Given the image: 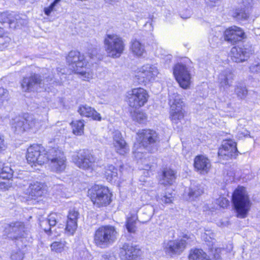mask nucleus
Here are the masks:
<instances>
[{"mask_svg":"<svg viewBox=\"0 0 260 260\" xmlns=\"http://www.w3.org/2000/svg\"><path fill=\"white\" fill-rule=\"evenodd\" d=\"M105 3L111 5H114L116 4L117 3H118L120 0H104Z\"/></svg>","mask_w":260,"mask_h":260,"instance_id":"obj_55","label":"nucleus"},{"mask_svg":"<svg viewBox=\"0 0 260 260\" xmlns=\"http://www.w3.org/2000/svg\"><path fill=\"white\" fill-rule=\"evenodd\" d=\"M48 150L39 145H33L27 149L26 159L29 164L35 166L42 165L48 161Z\"/></svg>","mask_w":260,"mask_h":260,"instance_id":"obj_11","label":"nucleus"},{"mask_svg":"<svg viewBox=\"0 0 260 260\" xmlns=\"http://www.w3.org/2000/svg\"><path fill=\"white\" fill-rule=\"evenodd\" d=\"M11 18V15L7 13H2L0 14V37H2L4 34V28L1 25L4 24L9 25V24L12 23L14 21L12 20Z\"/></svg>","mask_w":260,"mask_h":260,"instance_id":"obj_36","label":"nucleus"},{"mask_svg":"<svg viewBox=\"0 0 260 260\" xmlns=\"http://www.w3.org/2000/svg\"><path fill=\"white\" fill-rule=\"evenodd\" d=\"M48 161H50L51 169L56 173L63 172L67 167V158L64 153L58 147L48 149Z\"/></svg>","mask_w":260,"mask_h":260,"instance_id":"obj_7","label":"nucleus"},{"mask_svg":"<svg viewBox=\"0 0 260 260\" xmlns=\"http://www.w3.org/2000/svg\"><path fill=\"white\" fill-rule=\"evenodd\" d=\"M43 79L40 78V76L38 74H34L29 77H24L21 82V87L25 91L37 90L38 88H45V86H47L49 81L53 80V77H50V75L47 76L46 73H43Z\"/></svg>","mask_w":260,"mask_h":260,"instance_id":"obj_6","label":"nucleus"},{"mask_svg":"<svg viewBox=\"0 0 260 260\" xmlns=\"http://www.w3.org/2000/svg\"><path fill=\"white\" fill-rule=\"evenodd\" d=\"M235 93L238 97L242 99L246 97L248 91L245 85L242 83H239L235 88Z\"/></svg>","mask_w":260,"mask_h":260,"instance_id":"obj_41","label":"nucleus"},{"mask_svg":"<svg viewBox=\"0 0 260 260\" xmlns=\"http://www.w3.org/2000/svg\"><path fill=\"white\" fill-rule=\"evenodd\" d=\"M186 242L183 239L170 240L165 242L164 250L165 253L169 255L180 254L185 249Z\"/></svg>","mask_w":260,"mask_h":260,"instance_id":"obj_17","label":"nucleus"},{"mask_svg":"<svg viewBox=\"0 0 260 260\" xmlns=\"http://www.w3.org/2000/svg\"><path fill=\"white\" fill-rule=\"evenodd\" d=\"M72 160L78 168L89 170L92 169L95 159L87 150H80L72 156Z\"/></svg>","mask_w":260,"mask_h":260,"instance_id":"obj_12","label":"nucleus"},{"mask_svg":"<svg viewBox=\"0 0 260 260\" xmlns=\"http://www.w3.org/2000/svg\"><path fill=\"white\" fill-rule=\"evenodd\" d=\"M13 171L9 166H5L0 161V177L3 178H10L13 176Z\"/></svg>","mask_w":260,"mask_h":260,"instance_id":"obj_37","label":"nucleus"},{"mask_svg":"<svg viewBox=\"0 0 260 260\" xmlns=\"http://www.w3.org/2000/svg\"><path fill=\"white\" fill-rule=\"evenodd\" d=\"M113 145L115 151L120 155H124L129 152L128 146L120 131L114 133Z\"/></svg>","mask_w":260,"mask_h":260,"instance_id":"obj_20","label":"nucleus"},{"mask_svg":"<svg viewBox=\"0 0 260 260\" xmlns=\"http://www.w3.org/2000/svg\"><path fill=\"white\" fill-rule=\"evenodd\" d=\"M140 254V250L131 244L125 243L120 248V257L121 260H135Z\"/></svg>","mask_w":260,"mask_h":260,"instance_id":"obj_18","label":"nucleus"},{"mask_svg":"<svg viewBox=\"0 0 260 260\" xmlns=\"http://www.w3.org/2000/svg\"><path fill=\"white\" fill-rule=\"evenodd\" d=\"M117 232L114 227L110 225L99 228L94 235V243L100 248H106L116 239Z\"/></svg>","mask_w":260,"mask_h":260,"instance_id":"obj_4","label":"nucleus"},{"mask_svg":"<svg viewBox=\"0 0 260 260\" xmlns=\"http://www.w3.org/2000/svg\"><path fill=\"white\" fill-rule=\"evenodd\" d=\"M126 98L128 105L137 109L144 106L147 103L149 94L144 88H136L127 92Z\"/></svg>","mask_w":260,"mask_h":260,"instance_id":"obj_10","label":"nucleus"},{"mask_svg":"<svg viewBox=\"0 0 260 260\" xmlns=\"http://www.w3.org/2000/svg\"><path fill=\"white\" fill-rule=\"evenodd\" d=\"M193 165L195 169L201 174L207 173L211 167L209 159L202 155H198L194 158Z\"/></svg>","mask_w":260,"mask_h":260,"instance_id":"obj_25","label":"nucleus"},{"mask_svg":"<svg viewBox=\"0 0 260 260\" xmlns=\"http://www.w3.org/2000/svg\"><path fill=\"white\" fill-rule=\"evenodd\" d=\"M5 147L4 139L0 137V149H3Z\"/></svg>","mask_w":260,"mask_h":260,"instance_id":"obj_58","label":"nucleus"},{"mask_svg":"<svg viewBox=\"0 0 260 260\" xmlns=\"http://www.w3.org/2000/svg\"><path fill=\"white\" fill-rule=\"evenodd\" d=\"M218 154L223 159L236 157L238 155L236 143L232 140H224L218 150Z\"/></svg>","mask_w":260,"mask_h":260,"instance_id":"obj_16","label":"nucleus"},{"mask_svg":"<svg viewBox=\"0 0 260 260\" xmlns=\"http://www.w3.org/2000/svg\"><path fill=\"white\" fill-rule=\"evenodd\" d=\"M78 112L82 116L91 118L94 120H101L100 114L94 108L87 105H81L78 108Z\"/></svg>","mask_w":260,"mask_h":260,"instance_id":"obj_27","label":"nucleus"},{"mask_svg":"<svg viewBox=\"0 0 260 260\" xmlns=\"http://www.w3.org/2000/svg\"><path fill=\"white\" fill-rule=\"evenodd\" d=\"M220 0H205L206 5L210 7H215L218 5Z\"/></svg>","mask_w":260,"mask_h":260,"instance_id":"obj_51","label":"nucleus"},{"mask_svg":"<svg viewBox=\"0 0 260 260\" xmlns=\"http://www.w3.org/2000/svg\"><path fill=\"white\" fill-rule=\"evenodd\" d=\"M250 70L252 72H257L260 70L259 62H255L252 64L250 67Z\"/></svg>","mask_w":260,"mask_h":260,"instance_id":"obj_52","label":"nucleus"},{"mask_svg":"<svg viewBox=\"0 0 260 260\" xmlns=\"http://www.w3.org/2000/svg\"><path fill=\"white\" fill-rule=\"evenodd\" d=\"M88 193L93 204L98 207L106 206L111 202L112 194L105 186L94 185L88 190Z\"/></svg>","mask_w":260,"mask_h":260,"instance_id":"obj_5","label":"nucleus"},{"mask_svg":"<svg viewBox=\"0 0 260 260\" xmlns=\"http://www.w3.org/2000/svg\"><path fill=\"white\" fill-rule=\"evenodd\" d=\"M44 192V185L38 182L30 184L27 189L28 194L31 199L36 200L41 197Z\"/></svg>","mask_w":260,"mask_h":260,"instance_id":"obj_28","label":"nucleus"},{"mask_svg":"<svg viewBox=\"0 0 260 260\" xmlns=\"http://www.w3.org/2000/svg\"><path fill=\"white\" fill-rule=\"evenodd\" d=\"M12 177L10 178H3L0 177V191H4L7 190L10 186L9 180Z\"/></svg>","mask_w":260,"mask_h":260,"instance_id":"obj_45","label":"nucleus"},{"mask_svg":"<svg viewBox=\"0 0 260 260\" xmlns=\"http://www.w3.org/2000/svg\"><path fill=\"white\" fill-rule=\"evenodd\" d=\"M169 104L171 119L173 123H178L184 116V110L183 109L184 103L181 96L175 92L169 94Z\"/></svg>","mask_w":260,"mask_h":260,"instance_id":"obj_8","label":"nucleus"},{"mask_svg":"<svg viewBox=\"0 0 260 260\" xmlns=\"http://www.w3.org/2000/svg\"><path fill=\"white\" fill-rule=\"evenodd\" d=\"M23 253L20 250H17L13 252L11 254V259L12 260H22L23 258Z\"/></svg>","mask_w":260,"mask_h":260,"instance_id":"obj_48","label":"nucleus"},{"mask_svg":"<svg viewBox=\"0 0 260 260\" xmlns=\"http://www.w3.org/2000/svg\"><path fill=\"white\" fill-rule=\"evenodd\" d=\"M205 235L206 236H209L210 239H214L215 237L214 234L210 230H206Z\"/></svg>","mask_w":260,"mask_h":260,"instance_id":"obj_54","label":"nucleus"},{"mask_svg":"<svg viewBox=\"0 0 260 260\" xmlns=\"http://www.w3.org/2000/svg\"><path fill=\"white\" fill-rule=\"evenodd\" d=\"M26 228L23 222L16 221L7 224L4 230V235L11 240H18L26 235Z\"/></svg>","mask_w":260,"mask_h":260,"instance_id":"obj_13","label":"nucleus"},{"mask_svg":"<svg viewBox=\"0 0 260 260\" xmlns=\"http://www.w3.org/2000/svg\"><path fill=\"white\" fill-rule=\"evenodd\" d=\"M84 131H72V134L75 136H81L83 134Z\"/></svg>","mask_w":260,"mask_h":260,"instance_id":"obj_56","label":"nucleus"},{"mask_svg":"<svg viewBox=\"0 0 260 260\" xmlns=\"http://www.w3.org/2000/svg\"><path fill=\"white\" fill-rule=\"evenodd\" d=\"M39 125L34 116L31 114H25L23 120L17 121L15 128L16 129L23 128V130L26 129H31L37 128V126Z\"/></svg>","mask_w":260,"mask_h":260,"instance_id":"obj_24","label":"nucleus"},{"mask_svg":"<svg viewBox=\"0 0 260 260\" xmlns=\"http://www.w3.org/2000/svg\"><path fill=\"white\" fill-rule=\"evenodd\" d=\"M100 260H116V258L111 254H104L102 255Z\"/></svg>","mask_w":260,"mask_h":260,"instance_id":"obj_53","label":"nucleus"},{"mask_svg":"<svg viewBox=\"0 0 260 260\" xmlns=\"http://www.w3.org/2000/svg\"><path fill=\"white\" fill-rule=\"evenodd\" d=\"M8 94V91L7 89L0 87V106L3 104L5 101L7 100Z\"/></svg>","mask_w":260,"mask_h":260,"instance_id":"obj_46","label":"nucleus"},{"mask_svg":"<svg viewBox=\"0 0 260 260\" xmlns=\"http://www.w3.org/2000/svg\"><path fill=\"white\" fill-rule=\"evenodd\" d=\"M1 48H2V47H1V46H0V50L1 49Z\"/></svg>","mask_w":260,"mask_h":260,"instance_id":"obj_61","label":"nucleus"},{"mask_svg":"<svg viewBox=\"0 0 260 260\" xmlns=\"http://www.w3.org/2000/svg\"><path fill=\"white\" fill-rule=\"evenodd\" d=\"M138 210L136 209L133 213H131V216L127 218L126 228L129 233H135L137 231L136 222L138 219Z\"/></svg>","mask_w":260,"mask_h":260,"instance_id":"obj_32","label":"nucleus"},{"mask_svg":"<svg viewBox=\"0 0 260 260\" xmlns=\"http://www.w3.org/2000/svg\"><path fill=\"white\" fill-rule=\"evenodd\" d=\"M105 176L108 181H111L117 176V170L113 165H108L105 169Z\"/></svg>","mask_w":260,"mask_h":260,"instance_id":"obj_35","label":"nucleus"},{"mask_svg":"<svg viewBox=\"0 0 260 260\" xmlns=\"http://www.w3.org/2000/svg\"><path fill=\"white\" fill-rule=\"evenodd\" d=\"M244 36L243 30L236 26L229 27L224 32L225 39L232 43L241 40L244 38Z\"/></svg>","mask_w":260,"mask_h":260,"instance_id":"obj_23","label":"nucleus"},{"mask_svg":"<svg viewBox=\"0 0 260 260\" xmlns=\"http://www.w3.org/2000/svg\"><path fill=\"white\" fill-rule=\"evenodd\" d=\"M234 78V75L230 69H227L221 71L218 78L219 88L227 91L232 86Z\"/></svg>","mask_w":260,"mask_h":260,"instance_id":"obj_19","label":"nucleus"},{"mask_svg":"<svg viewBox=\"0 0 260 260\" xmlns=\"http://www.w3.org/2000/svg\"><path fill=\"white\" fill-rule=\"evenodd\" d=\"M133 119L140 123H144L147 119V116L142 111H139L135 112L133 115Z\"/></svg>","mask_w":260,"mask_h":260,"instance_id":"obj_44","label":"nucleus"},{"mask_svg":"<svg viewBox=\"0 0 260 260\" xmlns=\"http://www.w3.org/2000/svg\"><path fill=\"white\" fill-rule=\"evenodd\" d=\"M59 215L55 213H51L48 218L40 222V226L46 233L51 232V227L55 226L58 222Z\"/></svg>","mask_w":260,"mask_h":260,"instance_id":"obj_29","label":"nucleus"},{"mask_svg":"<svg viewBox=\"0 0 260 260\" xmlns=\"http://www.w3.org/2000/svg\"><path fill=\"white\" fill-rule=\"evenodd\" d=\"M217 202L219 206L222 208H225L229 205V200L223 197H220Z\"/></svg>","mask_w":260,"mask_h":260,"instance_id":"obj_50","label":"nucleus"},{"mask_svg":"<svg viewBox=\"0 0 260 260\" xmlns=\"http://www.w3.org/2000/svg\"><path fill=\"white\" fill-rule=\"evenodd\" d=\"M60 1L61 0H49V5L44 8L45 14L47 16H49L52 12L55 11Z\"/></svg>","mask_w":260,"mask_h":260,"instance_id":"obj_40","label":"nucleus"},{"mask_svg":"<svg viewBox=\"0 0 260 260\" xmlns=\"http://www.w3.org/2000/svg\"><path fill=\"white\" fill-rule=\"evenodd\" d=\"M252 0H243L242 3L244 7L242 6L236 9L232 12V17L238 21L247 20L250 16V8L248 6Z\"/></svg>","mask_w":260,"mask_h":260,"instance_id":"obj_21","label":"nucleus"},{"mask_svg":"<svg viewBox=\"0 0 260 260\" xmlns=\"http://www.w3.org/2000/svg\"><path fill=\"white\" fill-rule=\"evenodd\" d=\"M67 61L70 69L74 72L86 66L89 61L83 55L76 51H72L69 53Z\"/></svg>","mask_w":260,"mask_h":260,"instance_id":"obj_15","label":"nucleus"},{"mask_svg":"<svg viewBox=\"0 0 260 260\" xmlns=\"http://www.w3.org/2000/svg\"><path fill=\"white\" fill-rule=\"evenodd\" d=\"M75 73L80 75V78L84 81H89L93 78V73L90 69H86L85 71H81V69H79L78 71Z\"/></svg>","mask_w":260,"mask_h":260,"instance_id":"obj_39","label":"nucleus"},{"mask_svg":"<svg viewBox=\"0 0 260 260\" xmlns=\"http://www.w3.org/2000/svg\"><path fill=\"white\" fill-rule=\"evenodd\" d=\"M160 75L157 65L147 63L138 69L135 77L139 83L153 82Z\"/></svg>","mask_w":260,"mask_h":260,"instance_id":"obj_9","label":"nucleus"},{"mask_svg":"<svg viewBox=\"0 0 260 260\" xmlns=\"http://www.w3.org/2000/svg\"><path fill=\"white\" fill-rule=\"evenodd\" d=\"M55 80L54 81H53V82H57L56 80H57L56 78H55Z\"/></svg>","mask_w":260,"mask_h":260,"instance_id":"obj_59","label":"nucleus"},{"mask_svg":"<svg viewBox=\"0 0 260 260\" xmlns=\"http://www.w3.org/2000/svg\"><path fill=\"white\" fill-rule=\"evenodd\" d=\"M73 130H82L84 128V121L81 120H75L72 122Z\"/></svg>","mask_w":260,"mask_h":260,"instance_id":"obj_47","label":"nucleus"},{"mask_svg":"<svg viewBox=\"0 0 260 260\" xmlns=\"http://www.w3.org/2000/svg\"><path fill=\"white\" fill-rule=\"evenodd\" d=\"M250 54L249 51L245 48L234 47L231 51V56L232 59L236 62H240L244 61L249 57Z\"/></svg>","mask_w":260,"mask_h":260,"instance_id":"obj_26","label":"nucleus"},{"mask_svg":"<svg viewBox=\"0 0 260 260\" xmlns=\"http://www.w3.org/2000/svg\"><path fill=\"white\" fill-rule=\"evenodd\" d=\"M173 74L180 86L184 89L189 87L191 76L187 67L182 64H177L173 69Z\"/></svg>","mask_w":260,"mask_h":260,"instance_id":"obj_14","label":"nucleus"},{"mask_svg":"<svg viewBox=\"0 0 260 260\" xmlns=\"http://www.w3.org/2000/svg\"><path fill=\"white\" fill-rule=\"evenodd\" d=\"M158 137L156 131H145L138 134L135 143L133 153L138 160H141L144 166L142 169L148 170L156 165V158L147 154L146 151L154 153L157 150Z\"/></svg>","mask_w":260,"mask_h":260,"instance_id":"obj_1","label":"nucleus"},{"mask_svg":"<svg viewBox=\"0 0 260 260\" xmlns=\"http://www.w3.org/2000/svg\"><path fill=\"white\" fill-rule=\"evenodd\" d=\"M79 215L78 211L75 209L70 210L65 229L66 232L68 234L73 235L76 231Z\"/></svg>","mask_w":260,"mask_h":260,"instance_id":"obj_22","label":"nucleus"},{"mask_svg":"<svg viewBox=\"0 0 260 260\" xmlns=\"http://www.w3.org/2000/svg\"><path fill=\"white\" fill-rule=\"evenodd\" d=\"M154 210L152 206H149L145 207L143 215L140 217V221L142 223H146L149 221L153 215Z\"/></svg>","mask_w":260,"mask_h":260,"instance_id":"obj_38","label":"nucleus"},{"mask_svg":"<svg viewBox=\"0 0 260 260\" xmlns=\"http://www.w3.org/2000/svg\"><path fill=\"white\" fill-rule=\"evenodd\" d=\"M64 241L54 242L51 245V248L52 251L56 252H61L65 247Z\"/></svg>","mask_w":260,"mask_h":260,"instance_id":"obj_43","label":"nucleus"},{"mask_svg":"<svg viewBox=\"0 0 260 260\" xmlns=\"http://www.w3.org/2000/svg\"><path fill=\"white\" fill-rule=\"evenodd\" d=\"M130 50L133 55L138 58L143 56L145 53L144 44L137 40L131 42Z\"/></svg>","mask_w":260,"mask_h":260,"instance_id":"obj_30","label":"nucleus"},{"mask_svg":"<svg viewBox=\"0 0 260 260\" xmlns=\"http://www.w3.org/2000/svg\"><path fill=\"white\" fill-rule=\"evenodd\" d=\"M104 45L108 56L113 58H119L125 49L123 40L114 34H107L105 36Z\"/></svg>","mask_w":260,"mask_h":260,"instance_id":"obj_3","label":"nucleus"},{"mask_svg":"<svg viewBox=\"0 0 260 260\" xmlns=\"http://www.w3.org/2000/svg\"><path fill=\"white\" fill-rule=\"evenodd\" d=\"M245 132L246 133H241L240 135L242 136H240V137L242 138V137H250L248 131H245Z\"/></svg>","mask_w":260,"mask_h":260,"instance_id":"obj_57","label":"nucleus"},{"mask_svg":"<svg viewBox=\"0 0 260 260\" xmlns=\"http://www.w3.org/2000/svg\"><path fill=\"white\" fill-rule=\"evenodd\" d=\"M203 193V189L200 185H191L188 192V196L191 200L200 196Z\"/></svg>","mask_w":260,"mask_h":260,"instance_id":"obj_34","label":"nucleus"},{"mask_svg":"<svg viewBox=\"0 0 260 260\" xmlns=\"http://www.w3.org/2000/svg\"><path fill=\"white\" fill-rule=\"evenodd\" d=\"M189 260H211L209 256L202 249L192 250L188 256Z\"/></svg>","mask_w":260,"mask_h":260,"instance_id":"obj_33","label":"nucleus"},{"mask_svg":"<svg viewBox=\"0 0 260 260\" xmlns=\"http://www.w3.org/2000/svg\"><path fill=\"white\" fill-rule=\"evenodd\" d=\"M157 201L161 204H170L172 203L173 197L171 193H163L157 197Z\"/></svg>","mask_w":260,"mask_h":260,"instance_id":"obj_42","label":"nucleus"},{"mask_svg":"<svg viewBox=\"0 0 260 260\" xmlns=\"http://www.w3.org/2000/svg\"><path fill=\"white\" fill-rule=\"evenodd\" d=\"M98 52V49L96 48H91L88 50L87 54L90 59H94L95 58H96Z\"/></svg>","mask_w":260,"mask_h":260,"instance_id":"obj_49","label":"nucleus"},{"mask_svg":"<svg viewBox=\"0 0 260 260\" xmlns=\"http://www.w3.org/2000/svg\"><path fill=\"white\" fill-rule=\"evenodd\" d=\"M175 172L171 169L166 168L162 171L160 183L164 185H171L175 181Z\"/></svg>","mask_w":260,"mask_h":260,"instance_id":"obj_31","label":"nucleus"},{"mask_svg":"<svg viewBox=\"0 0 260 260\" xmlns=\"http://www.w3.org/2000/svg\"><path fill=\"white\" fill-rule=\"evenodd\" d=\"M57 74H58V76H59V75H60V74H59V73H57Z\"/></svg>","mask_w":260,"mask_h":260,"instance_id":"obj_60","label":"nucleus"},{"mask_svg":"<svg viewBox=\"0 0 260 260\" xmlns=\"http://www.w3.org/2000/svg\"><path fill=\"white\" fill-rule=\"evenodd\" d=\"M232 199L237 217L240 218L246 217L250 210L251 203L245 188L238 186L233 192Z\"/></svg>","mask_w":260,"mask_h":260,"instance_id":"obj_2","label":"nucleus"}]
</instances>
